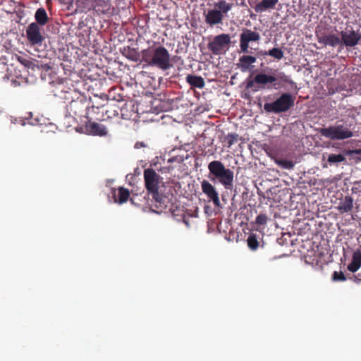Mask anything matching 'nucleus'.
Returning a JSON list of instances; mask_svg holds the SVG:
<instances>
[{"label": "nucleus", "mask_w": 361, "mask_h": 361, "mask_svg": "<svg viewBox=\"0 0 361 361\" xmlns=\"http://www.w3.org/2000/svg\"><path fill=\"white\" fill-rule=\"evenodd\" d=\"M144 180L148 195L152 196L153 206L163 211L170 206L171 200L166 195L159 192V185L162 182V178L153 169L148 168L144 170ZM152 206V204H150Z\"/></svg>", "instance_id": "f257e3e1"}, {"label": "nucleus", "mask_w": 361, "mask_h": 361, "mask_svg": "<svg viewBox=\"0 0 361 361\" xmlns=\"http://www.w3.org/2000/svg\"><path fill=\"white\" fill-rule=\"evenodd\" d=\"M140 62H145L149 66L157 67L166 71L171 66L169 51L163 46L149 47L141 51Z\"/></svg>", "instance_id": "f03ea898"}, {"label": "nucleus", "mask_w": 361, "mask_h": 361, "mask_svg": "<svg viewBox=\"0 0 361 361\" xmlns=\"http://www.w3.org/2000/svg\"><path fill=\"white\" fill-rule=\"evenodd\" d=\"M208 170V177L211 181L218 180L226 189H231L233 183V171L226 169L221 161L214 160L209 162Z\"/></svg>", "instance_id": "7ed1b4c3"}, {"label": "nucleus", "mask_w": 361, "mask_h": 361, "mask_svg": "<svg viewBox=\"0 0 361 361\" xmlns=\"http://www.w3.org/2000/svg\"><path fill=\"white\" fill-rule=\"evenodd\" d=\"M269 71V73L260 72L255 75V81L259 89H276V86H279L281 82H288V78L283 72H278L277 70L271 68Z\"/></svg>", "instance_id": "20e7f679"}, {"label": "nucleus", "mask_w": 361, "mask_h": 361, "mask_svg": "<svg viewBox=\"0 0 361 361\" xmlns=\"http://www.w3.org/2000/svg\"><path fill=\"white\" fill-rule=\"evenodd\" d=\"M350 126L351 125L348 126L336 123L334 126L321 128L319 133L324 137L329 138L331 140H345L353 136V133L350 130Z\"/></svg>", "instance_id": "39448f33"}, {"label": "nucleus", "mask_w": 361, "mask_h": 361, "mask_svg": "<svg viewBox=\"0 0 361 361\" xmlns=\"http://www.w3.org/2000/svg\"><path fill=\"white\" fill-rule=\"evenodd\" d=\"M295 97L289 93H283L278 99L271 103H265L264 109L267 112L280 114L288 111L294 106Z\"/></svg>", "instance_id": "423d86ee"}, {"label": "nucleus", "mask_w": 361, "mask_h": 361, "mask_svg": "<svg viewBox=\"0 0 361 361\" xmlns=\"http://www.w3.org/2000/svg\"><path fill=\"white\" fill-rule=\"evenodd\" d=\"M231 37L228 34L222 33L214 37L207 44V48L214 55L224 54L231 44Z\"/></svg>", "instance_id": "0eeeda50"}, {"label": "nucleus", "mask_w": 361, "mask_h": 361, "mask_svg": "<svg viewBox=\"0 0 361 361\" xmlns=\"http://www.w3.org/2000/svg\"><path fill=\"white\" fill-rule=\"evenodd\" d=\"M89 102L85 97H78L67 105V113L73 118L85 116Z\"/></svg>", "instance_id": "6e6552de"}, {"label": "nucleus", "mask_w": 361, "mask_h": 361, "mask_svg": "<svg viewBox=\"0 0 361 361\" xmlns=\"http://www.w3.org/2000/svg\"><path fill=\"white\" fill-rule=\"evenodd\" d=\"M260 34L258 32L245 28L240 35V49L243 53H249L250 44L259 42L260 40Z\"/></svg>", "instance_id": "1a4fd4ad"}, {"label": "nucleus", "mask_w": 361, "mask_h": 361, "mask_svg": "<svg viewBox=\"0 0 361 361\" xmlns=\"http://www.w3.org/2000/svg\"><path fill=\"white\" fill-rule=\"evenodd\" d=\"M35 23H30L26 29V37L32 45H41L44 40L41 28Z\"/></svg>", "instance_id": "9d476101"}, {"label": "nucleus", "mask_w": 361, "mask_h": 361, "mask_svg": "<svg viewBox=\"0 0 361 361\" xmlns=\"http://www.w3.org/2000/svg\"><path fill=\"white\" fill-rule=\"evenodd\" d=\"M84 128L85 133L90 135L103 137L108 134V130L105 126L92 120H88L85 123Z\"/></svg>", "instance_id": "9b49d317"}, {"label": "nucleus", "mask_w": 361, "mask_h": 361, "mask_svg": "<svg viewBox=\"0 0 361 361\" xmlns=\"http://www.w3.org/2000/svg\"><path fill=\"white\" fill-rule=\"evenodd\" d=\"M114 7L110 0H94L93 11L97 15L111 16L114 13Z\"/></svg>", "instance_id": "f8f14e48"}, {"label": "nucleus", "mask_w": 361, "mask_h": 361, "mask_svg": "<svg viewBox=\"0 0 361 361\" xmlns=\"http://www.w3.org/2000/svg\"><path fill=\"white\" fill-rule=\"evenodd\" d=\"M341 47H355L359 42L361 39V35L359 32H355L353 29L347 31H342L341 32Z\"/></svg>", "instance_id": "ddd939ff"}, {"label": "nucleus", "mask_w": 361, "mask_h": 361, "mask_svg": "<svg viewBox=\"0 0 361 361\" xmlns=\"http://www.w3.org/2000/svg\"><path fill=\"white\" fill-rule=\"evenodd\" d=\"M201 188L203 193L207 198L212 201L215 205H219L220 203L219 193L215 187L208 180H203L201 182Z\"/></svg>", "instance_id": "4468645a"}, {"label": "nucleus", "mask_w": 361, "mask_h": 361, "mask_svg": "<svg viewBox=\"0 0 361 361\" xmlns=\"http://www.w3.org/2000/svg\"><path fill=\"white\" fill-rule=\"evenodd\" d=\"M203 14L205 17V23L210 26L222 23L224 15L216 8L210 9L207 13L204 11Z\"/></svg>", "instance_id": "2eb2a0df"}, {"label": "nucleus", "mask_w": 361, "mask_h": 361, "mask_svg": "<svg viewBox=\"0 0 361 361\" xmlns=\"http://www.w3.org/2000/svg\"><path fill=\"white\" fill-rule=\"evenodd\" d=\"M85 117L89 120H97L104 121L106 120L104 115V106H87Z\"/></svg>", "instance_id": "dca6fc26"}, {"label": "nucleus", "mask_w": 361, "mask_h": 361, "mask_svg": "<svg viewBox=\"0 0 361 361\" xmlns=\"http://www.w3.org/2000/svg\"><path fill=\"white\" fill-rule=\"evenodd\" d=\"M354 206V200L350 195H345L342 198L338 205L336 207V209L341 214L349 213L353 210Z\"/></svg>", "instance_id": "f3484780"}, {"label": "nucleus", "mask_w": 361, "mask_h": 361, "mask_svg": "<svg viewBox=\"0 0 361 361\" xmlns=\"http://www.w3.org/2000/svg\"><path fill=\"white\" fill-rule=\"evenodd\" d=\"M318 42L324 46L335 47L338 45L341 47V39L334 34L323 35L318 37Z\"/></svg>", "instance_id": "a211bd4d"}, {"label": "nucleus", "mask_w": 361, "mask_h": 361, "mask_svg": "<svg viewBox=\"0 0 361 361\" xmlns=\"http://www.w3.org/2000/svg\"><path fill=\"white\" fill-rule=\"evenodd\" d=\"M278 2L279 0H262L255 4L254 9L256 13H262L267 10H272Z\"/></svg>", "instance_id": "6ab92c4d"}, {"label": "nucleus", "mask_w": 361, "mask_h": 361, "mask_svg": "<svg viewBox=\"0 0 361 361\" xmlns=\"http://www.w3.org/2000/svg\"><path fill=\"white\" fill-rule=\"evenodd\" d=\"M129 197V190L123 187H119L117 192L115 190H113V197L115 202L123 204L128 201Z\"/></svg>", "instance_id": "aec40b11"}, {"label": "nucleus", "mask_w": 361, "mask_h": 361, "mask_svg": "<svg viewBox=\"0 0 361 361\" xmlns=\"http://www.w3.org/2000/svg\"><path fill=\"white\" fill-rule=\"evenodd\" d=\"M361 267V249H357L353 254L352 261L347 269L350 272H356Z\"/></svg>", "instance_id": "412c9836"}, {"label": "nucleus", "mask_w": 361, "mask_h": 361, "mask_svg": "<svg viewBox=\"0 0 361 361\" xmlns=\"http://www.w3.org/2000/svg\"><path fill=\"white\" fill-rule=\"evenodd\" d=\"M326 159V161L330 166H337L339 164L345 162L346 161V158L345 155L342 154H323V160Z\"/></svg>", "instance_id": "4be33fe9"}, {"label": "nucleus", "mask_w": 361, "mask_h": 361, "mask_svg": "<svg viewBox=\"0 0 361 361\" xmlns=\"http://www.w3.org/2000/svg\"><path fill=\"white\" fill-rule=\"evenodd\" d=\"M257 61L256 57L251 55H243L239 58V63H238V68L242 71H247L250 68L252 63Z\"/></svg>", "instance_id": "5701e85b"}, {"label": "nucleus", "mask_w": 361, "mask_h": 361, "mask_svg": "<svg viewBox=\"0 0 361 361\" xmlns=\"http://www.w3.org/2000/svg\"><path fill=\"white\" fill-rule=\"evenodd\" d=\"M35 23L40 26L45 25L49 20L46 10L41 7L39 8L35 14Z\"/></svg>", "instance_id": "b1692460"}, {"label": "nucleus", "mask_w": 361, "mask_h": 361, "mask_svg": "<svg viewBox=\"0 0 361 361\" xmlns=\"http://www.w3.org/2000/svg\"><path fill=\"white\" fill-rule=\"evenodd\" d=\"M94 0H77L75 2L76 10L81 13H87L93 11Z\"/></svg>", "instance_id": "393cba45"}, {"label": "nucleus", "mask_w": 361, "mask_h": 361, "mask_svg": "<svg viewBox=\"0 0 361 361\" xmlns=\"http://www.w3.org/2000/svg\"><path fill=\"white\" fill-rule=\"evenodd\" d=\"M16 59L20 64L23 65L25 68H30L33 71H35L36 68H39V61L35 59H30L26 57H23L22 56H16Z\"/></svg>", "instance_id": "a878e982"}, {"label": "nucleus", "mask_w": 361, "mask_h": 361, "mask_svg": "<svg viewBox=\"0 0 361 361\" xmlns=\"http://www.w3.org/2000/svg\"><path fill=\"white\" fill-rule=\"evenodd\" d=\"M186 81L192 87L200 89L203 88L205 85L203 78L199 75H188L186 77Z\"/></svg>", "instance_id": "bb28decb"}, {"label": "nucleus", "mask_w": 361, "mask_h": 361, "mask_svg": "<svg viewBox=\"0 0 361 361\" xmlns=\"http://www.w3.org/2000/svg\"><path fill=\"white\" fill-rule=\"evenodd\" d=\"M259 54L263 56H270L273 58L281 60L284 56V53L281 49L274 47L269 51H260Z\"/></svg>", "instance_id": "cd10ccee"}, {"label": "nucleus", "mask_w": 361, "mask_h": 361, "mask_svg": "<svg viewBox=\"0 0 361 361\" xmlns=\"http://www.w3.org/2000/svg\"><path fill=\"white\" fill-rule=\"evenodd\" d=\"M234 6L233 3H229L225 0H221L215 4V8L221 11V14H226Z\"/></svg>", "instance_id": "c85d7f7f"}, {"label": "nucleus", "mask_w": 361, "mask_h": 361, "mask_svg": "<svg viewBox=\"0 0 361 361\" xmlns=\"http://www.w3.org/2000/svg\"><path fill=\"white\" fill-rule=\"evenodd\" d=\"M120 108L116 105L104 106V114L106 119L111 118L119 115Z\"/></svg>", "instance_id": "c756f323"}, {"label": "nucleus", "mask_w": 361, "mask_h": 361, "mask_svg": "<svg viewBox=\"0 0 361 361\" xmlns=\"http://www.w3.org/2000/svg\"><path fill=\"white\" fill-rule=\"evenodd\" d=\"M124 56L130 61L137 62L140 61V54L135 48L128 47L125 49Z\"/></svg>", "instance_id": "7c9ffc66"}, {"label": "nucleus", "mask_w": 361, "mask_h": 361, "mask_svg": "<svg viewBox=\"0 0 361 361\" xmlns=\"http://www.w3.org/2000/svg\"><path fill=\"white\" fill-rule=\"evenodd\" d=\"M275 163L281 169L288 170L293 169L295 164L294 161L284 159H276Z\"/></svg>", "instance_id": "2f4dec72"}, {"label": "nucleus", "mask_w": 361, "mask_h": 361, "mask_svg": "<svg viewBox=\"0 0 361 361\" xmlns=\"http://www.w3.org/2000/svg\"><path fill=\"white\" fill-rule=\"evenodd\" d=\"M247 245L252 250H255L259 247V242L255 235H250L247 240Z\"/></svg>", "instance_id": "473e14b6"}, {"label": "nucleus", "mask_w": 361, "mask_h": 361, "mask_svg": "<svg viewBox=\"0 0 361 361\" xmlns=\"http://www.w3.org/2000/svg\"><path fill=\"white\" fill-rule=\"evenodd\" d=\"M238 135L236 133H229L226 137V141L228 144V147H230L231 145H233L234 143H235L238 141Z\"/></svg>", "instance_id": "72a5a7b5"}, {"label": "nucleus", "mask_w": 361, "mask_h": 361, "mask_svg": "<svg viewBox=\"0 0 361 361\" xmlns=\"http://www.w3.org/2000/svg\"><path fill=\"white\" fill-rule=\"evenodd\" d=\"M268 221V217L265 214H259L255 219V224L260 226H264L267 224Z\"/></svg>", "instance_id": "f704fd0d"}, {"label": "nucleus", "mask_w": 361, "mask_h": 361, "mask_svg": "<svg viewBox=\"0 0 361 361\" xmlns=\"http://www.w3.org/2000/svg\"><path fill=\"white\" fill-rule=\"evenodd\" d=\"M332 279L335 281H345L347 277L342 271H334L332 275Z\"/></svg>", "instance_id": "c9c22d12"}, {"label": "nucleus", "mask_w": 361, "mask_h": 361, "mask_svg": "<svg viewBox=\"0 0 361 361\" xmlns=\"http://www.w3.org/2000/svg\"><path fill=\"white\" fill-rule=\"evenodd\" d=\"M345 154L350 156L358 155L359 161H361V149H349L345 151Z\"/></svg>", "instance_id": "e433bc0d"}, {"label": "nucleus", "mask_w": 361, "mask_h": 361, "mask_svg": "<svg viewBox=\"0 0 361 361\" xmlns=\"http://www.w3.org/2000/svg\"><path fill=\"white\" fill-rule=\"evenodd\" d=\"M43 69L48 71L51 69V66L49 63H42L39 62V68H36V70Z\"/></svg>", "instance_id": "4c0bfd02"}, {"label": "nucleus", "mask_w": 361, "mask_h": 361, "mask_svg": "<svg viewBox=\"0 0 361 361\" xmlns=\"http://www.w3.org/2000/svg\"><path fill=\"white\" fill-rule=\"evenodd\" d=\"M183 161V158L178 157H173L170 158L168 161L169 163H172L173 161H178V163H181Z\"/></svg>", "instance_id": "58836bf2"}, {"label": "nucleus", "mask_w": 361, "mask_h": 361, "mask_svg": "<svg viewBox=\"0 0 361 361\" xmlns=\"http://www.w3.org/2000/svg\"><path fill=\"white\" fill-rule=\"evenodd\" d=\"M147 147V145L143 142H137L135 144V149H140L141 147Z\"/></svg>", "instance_id": "ea45409f"}, {"label": "nucleus", "mask_w": 361, "mask_h": 361, "mask_svg": "<svg viewBox=\"0 0 361 361\" xmlns=\"http://www.w3.org/2000/svg\"><path fill=\"white\" fill-rule=\"evenodd\" d=\"M348 279H350V280H353L354 281H361V274H359L357 276V275H353L352 276H350Z\"/></svg>", "instance_id": "a19ab883"}, {"label": "nucleus", "mask_w": 361, "mask_h": 361, "mask_svg": "<svg viewBox=\"0 0 361 361\" xmlns=\"http://www.w3.org/2000/svg\"><path fill=\"white\" fill-rule=\"evenodd\" d=\"M170 170H171V168L169 166L163 167V168H161L160 169H158V171H160L161 173H169Z\"/></svg>", "instance_id": "79ce46f5"}, {"label": "nucleus", "mask_w": 361, "mask_h": 361, "mask_svg": "<svg viewBox=\"0 0 361 361\" xmlns=\"http://www.w3.org/2000/svg\"><path fill=\"white\" fill-rule=\"evenodd\" d=\"M255 84H256V82L255 81V78H254L252 80H250L247 82L246 87H247V88H252Z\"/></svg>", "instance_id": "37998d69"}]
</instances>
